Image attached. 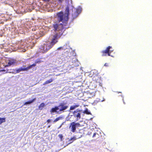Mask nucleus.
Here are the masks:
<instances>
[{
	"mask_svg": "<svg viewBox=\"0 0 152 152\" xmlns=\"http://www.w3.org/2000/svg\"><path fill=\"white\" fill-rule=\"evenodd\" d=\"M112 48V47L110 46L107 47L105 50H102L101 52L102 56H110L111 53L113 51L110 50V49Z\"/></svg>",
	"mask_w": 152,
	"mask_h": 152,
	"instance_id": "7ed1b4c3",
	"label": "nucleus"
},
{
	"mask_svg": "<svg viewBox=\"0 0 152 152\" xmlns=\"http://www.w3.org/2000/svg\"><path fill=\"white\" fill-rule=\"evenodd\" d=\"M83 113H84L87 114H89L90 113L88 111L87 109L85 110V111L84 112H83Z\"/></svg>",
	"mask_w": 152,
	"mask_h": 152,
	"instance_id": "aec40b11",
	"label": "nucleus"
},
{
	"mask_svg": "<svg viewBox=\"0 0 152 152\" xmlns=\"http://www.w3.org/2000/svg\"><path fill=\"white\" fill-rule=\"evenodd\" d=\"M45 106V103H42L39 106L38 108L39 109L42 110Z\"/></svg>",
	"mask_w": 152,
	"mask_h": 152,
	"instance_id": "4468645a",
	"label": "nucleus"
},
{
	"mask_svg": "<svg viewBox=\"0 0 152 152\" xmlns=\"http://www.w3.org/2000/svg\"><path fill=\"white\" fill-rule=\"evenodd\" d=\"M50 127V126H48V127Z\"/></svg>",
	"mask_w": 152,
	"mask_h": 152,
	"instance_id": "72a5a7b5",
	"label": "nucleus"
},
{
	"mask_svg": "<svg viewBox=\"0 0 152 152\" xmlns=\"http://www.w3.org/2000/svg\"><path fill=\"white\" fill-rule=\"evenodd\" d=\"M96 133L95 132V133H94L93 135V137H96Z\"/></svg>",
	"mask_w": 152,
	"mask_h": 152,
	"instance_id": "393cba45",
	"label": "nucleus"
},
{
	"mask_svg": "<svg viewBox=\"0 0 152 152\" xmlns=\"http://www.w3.org/2000/svg\"><path fill=\"white\" fill-rule=\"evenodd\" d=\"M96 137L97 138H99V135L97 133H96Z\"/></svg>",
	"mask_w": 152,
	"mask_h": 152,
	"instance_id": "bb28decb",
	"label": "nucleus"
},
{
	"mask_svg": "<svg viewBox=\"0 0 152 152\" xmlns=\"http://www.w3.org/2000/svg\"><path fill=\"white\" fill-rule=\"evenodd\" d=\"M41 62V61L39 60H37L36 61L35 63L36 64L37 63H40Z\"/></svg>",
	"mask_w": 152,
	"mask_h": 152,
	"instance_id": "4be33fe9",
	"label": "nucleus"
},
{
	"mask_svg": "<svg viewBox=\"0 0 152 152\" xmlns=\"http://www.w3.org/2000/svg\"><path fill=\"white\" fill-rule=\"evenodd\" d=\"M64 124V123H62V124H61V125L59 127V128H60L61 127V125H62Z\"/></svg>",
	"mask_w": 152,
	"mask_h": 152,
	"instance_id": "7c9ffc66",
	"label": "nucleus"
},
{
	"mask_svg": "<svg viewBox=\"0 0 152 152\" xmlns=\"http://www.w3.org/2000/svg\"><path fill=\"white\" fill-rule=\"evenodd\" d=\"M54 80V79H53L52 78L50 79L49 80H46L45 82H44L43 84V85H44L46 84H48V83H50L51 82H52L53 80Z\"/></svg>",
	"mask_w": 152,
	"mask_h": 152,
	"instance_id": "9b49d317",
	"label": "nucleus"
},
{
	"mask_svg": "<svg viewBox=\"0 0 152 152\" xmlns=\"http://www.w3.org/2000/svg\"><path fill=\"white\" fill-rule=\"evenodd\" d=\"M81 12V10L79 9L72 8V18L73 19L76 18Z\"/></svg>",
	"mask_w": 152,
	"mask_h": 152,
	"instance_id": "39448f33",
	"label": "nucleus"
},
{
	"mask_svg": "<svg viewBox=\"0 0 152 152\" xmlns=\"http://www.w3.org/2000/svg\"><path fill=\"white\" fill-rule=\"evenodd\" d=\"M79 105L78 104H76L72 106H70V110H73L75 109L76 108H77L78 107Z\"/></svg>",
	"mask_w": 152,
	"mask_h": 152,
	"instance_id": "2eb2a0df",
	"label": "nucleus"
},
{
	"mask_svg": "<svg viewBox=\"0 0 152 152\" xmlns=\"http://www.w3.org/2000/svg\"><path fill=\"white\" fill-rule=\"evenodd\" d=\"M123 102H124V104H125V102H124V99H123Z\"/></svg>",
	"mask_w": 152,
	"mask_h": 152,
	"instance_id": "c756f323",
	"label": "nucleus"
},
{
	"mask_svg": "<svg viewBox=\"0 0 152 152\" xmlns=\"http://www.w3.org/2000/svg\"><path fill=\"white\" fill-rule=\"evenodd\" d=\"M52 48V46L50 45L49 43H47L42 45L40 48V49L42 50L43 53H45Z\"/></svg>",
	"mask_w": 152,
	"mask_h": 152,
	"instance_id": "20e7f679",
	"label": "nucleus"
},
{
	"mask_svg": "<svg viewBox=\"0 0 152 152\" xmlns=\"http://www.w3.org/2000/svg\"><path fill=\"white\" fill-rule=\"evenodd\" d=\"M50 121H51V120L50 119H48L47 121V122L48 123H50Z\"/></svg>",
	"mask_w": 152,
	"mask_h": 152,
	"instance_id": "cd10ccee",
	"label": "nucleus"
},
{
	"mask_svg": "<svg viewBox=\"0 0 152 152\" xmlns=\"http://www.w3.org/2000/svg\"><path fill=\"white\" fill-rule=\"evenodd\" d=\"M82 113V111L77 109L73 112V116L77 119V121L81 118V114Z\"/></svg>",
	"mask_w": 152,
	"mask_h": 152,
	"instance_id": "0eeeda50",
	"label": "nucleus"
},
{
	"mask_svg": "<svg viewBox=\"0 0 152 152\" xmlns=\"http://www.w3.org/2000/svg\"><path fill=\"white\" fill-rule=\"evenodd\" d=\"M63 47H60L58 48H57V50H61V49H63Z\"/></svg>",
	"mask_w": 152,
	"mask_h": 152,
	"instance_id": "a878e982",
	"label": "nucleus"
},
{
	"mask_svg": "<svg viewBox=\"0 0 152 152\" xmlns=\"http://www.w3.org/2000/svg\"><path fill=\"white\" fill-rule=\"evenodd\" d=\"M6 119L5 118H0V124L5 122Z\"/></svg>",
	"mask_w": 152,
	"mask_h": 152,
	"instance_id": "dca6fc26",
	"label": "nucleus"
},
{
	"mask_svg": "<svg viewBox=\"0 0 152 152\" xmlns=\"http://www.w3.org/2000/svg\"><path fill=\"white\" fill-rule=\"evenodd\" d=\"M58 107L59 110L60 112L67 109L68 107V105H67V103L64 102L60 103Z\"/></svg>",
	"mask_w": 152,
	"mask_h": 152,
	"instance_id": "6e6552de",
	"label": "nucleus"
},
{
	"mask_svg": "<svg viewBox=\"0 0 152 152\" xmlns=\"http://www.w3.org/2000/svg\"><path fill=\"white\" fill-rule=\"evenodd\" d=\"M59 110L58 107V106H56L54 108H52L51 110H50V112L51 113H53L54 112H56L57 110Z\"/></svg>",
	"mask_w": 152,
	"mask_h": 152,
	"instance_id": "9d476101",
	"label": "nucleus"
},
{
	"mask_svg": "<svg viewBox=\"0 0 152 152\" xmlns=\"http://www.w3.org/2000/svg\"><path fill=\"white\" fill-rule=\"evenodd\" d=\"M75 137L74 136L73 137L71 138L69 140L68 142H69L68 144H70L73 142L74 141L76 140Z\"/></svg>",
	"mask_w": 152,
	"mask_h": 152,
	"instance_id": "ddd939ff",
	"label": "nucleus"
},
{
	"mask_svg": "<svg viewBox=\"0 0 152 152\" xmlns=\"http://www.w3.org/2000/svg\"><path fill=\"white\" fill-rule=\"evenodd\" d=\"M80 126L81 125L79 123L72 122L70 124L69 129H70L71 132L74 133L76 132V128Z\"/></svg>",
	"mask_w": 152,
	"mask_h": 152,
	"instance_id": "f03ea898",
	"label": "nucleus"
},
{
	"mask_svg": "<svg viewBox=\"0 0 152 152\" xmlns=\"http://www.w3.org/2000/svg\"><path fill=\"white\" fill-rule=\"evenodd\" d=\"M36 100V98H34L33 99H32L31 100L29 101L25 102L24 103V105H27L28 104H30L31 103H32L34 102Z\"/></svg>",
	"mask_w": 152,
	"mask_h": 152,
	"instance_id": "f8f14e48",
	"label": "nucleus"
},
{
	"mask_svg": "<svg viewBox=\"0 0 152 152\" xmlns=\"http://www.w3.org/2000/svg\"><path fill=\"white\" fill-rule=\"evenodd\" d=\"M20 68V71H27L28 70L27 67H26V68H24L21 67Z\"/></svg>",
	"mask_w": 152,
	"mask_h": 152,
	"instance_id": "a211bd4d",
	"label": "nucleus"
},
{
	"mask_svg": "<svg viewBox=\"0 0 152 152\" xmlns=\"http://www.w3.org/2000/svg\"><path fill=\"white\" fill-rule=\"evenodd\" d=\"M7 64L5 65L6 67H8L12 65H14L16 63V60L13 58H9L6 62Z\"/></svg>",
	"mask_w": 152,
	"mask_h": 152,
	"instance_id": "1a4fd4ad",
	"label": "nucleus"
},
{
	"mask_svg": "<svg viewBox=\"0 0 152 152\" xmlns=\"http://www.w3.org/2000/svg\"><path fill=\"white\" fill-rule=\"evenodd\" d=\"M121 93V92H119L118 93Z\"/></svg>",
	"mask_w": 152,
	"mask_h": 152,
	"instance_id": "2f4dec72",
	"label": "nucleus"
},
{
	"mask_svg": "<svg viewBox=\"0 0 152 152\" xmlns=\"http://www.w3.org/2000/svg\"><path fill=\"white\" fill-rule=\"evenodd\" d=\"M20 72H21V71H20V68L16 70V72L17 73H18Z\"/></svg>",
	"mask_w": 152,
	"mask_h": 152,
	"instance_id": "5701e85b",
	"label": "nucleus"
},
{
	"mask_svg": "<svg viewBox=\"0 0 152 152\" xmlns=\"http://www.w3.org/2000/svg\"><path fill=\"white\" fill-rule=\"evenodd\" d=\"M36 64L35 63H34L32 65H31L27 67L28 69V70L29 69H30V68H31L32 66H35L36 65Z\"/></svg>",
	"mask_w": 152,
	"mask_h": 152,
	"instance_id": "6ab92c4d",
	"label": "nucleus"
},
{
	"mask_svg": "<svg viewBox=\"0 0 152 152\" xmlns=\"http://www.w3.org/2000/svg\"><path fill=\"white\" fill-rule=\"evenodd\" d=\"M60 37V35H58L57 33H56L54 35L52 39L51 42L49 43L50 45L52 47L53 46L58 42V39Z\"/></svg>",
	"mask_w": 152,
	"mask_h": 152,
	"instance_id": "423d86ee",
	"label": "nucleus"
},
{
	"mask_svg": "<svg viewBox=\"0 0 152 152\" xmlns=\"http://www.w3.org/2000/svg\"><path fill=\"white\" fill-rule=\"evenodd\" d=\"M62 118V117H58L56 118V119H55L54 121H53V122H57V121H58V120L61 119Z\"/></svg>",
	"mask_w": 152,
	"mask_h": 152,
	"instance_id": "f3484780",
	"label": "nucleus"
},
{
	"mask_svg": "<svg viewBox=\"0 0 152 152\" xmlns=\"http://www.w3.org/2000/svg\"><path fill=\"white\" fill-rule=\"evenodd\" d=\"M104 101V100H102V101Z\"/></svg>",
	"mask_w": 152,
	"mask_h": 152,
	"instance_id": "473e14b6",
	"label": "nucleus"
},
{
	"mask_svg": "<svg viewBox=\"0 0 152 152\" xmlns=\"http://www.w3.org/2000/svg\"><path fill=\"white\" fill-rule=\"evenodd\" d=\"M104 66H109V64L107 63H105L104 64Z\"/></svg>",
	"mask_w": 152,
	"mask_h": 152,
	"instance_id": "b1692460",
	"label": "nucleus"
},
{
	"mask_svg": "<svg viewBox=\"0 0 152 152\" xmlns=\"http://www.w3.org/2000/svg\"><path fill=\"white\" fill-rule=\"evenodd\" d=\"M69 8L67 6L66 8L65 13H64L62 11L57 12L56 14L57 19L59 22H62L63 23L55 24L53 25L54 31H61V35H62L66 29L68 28L67 26L68 21L69 20Z\"/></svg>",
	"mask_w": 152,
	"mask_h": 152,
	"instance_id": "f257e3e1",
	"label": "nucleus"
},
{
	"mask_svg": "<svg viewBox=\"0 0 152 152\" xmlns=\"http://www.w3.org/2000/svg\"><path fill=\"white\" fill-rule=\"evenodd\" d=\"M58 137L60 139L61 141L62 140L63 136L62 134H59L58 135Z\"/></svg>",
	"mask_w": 152,
	"mask_h": 152,
	"instance_id": "412c9836",
	"label": "nucleus"
},
{
	"mask_svg": "<svg viewBox=\"0 0 152 152\" xmlns=\"http://www.w3.org/2000/svg\"><path fill=\"white\" fill-rule=\"evenodd\" d=\"M63 0H58V1L60 2H62V1Z\"/></svg>",
	"mask_w": 152,
	"mask_h": 152,
	"instance_id": "c85d7f7f",
	"label": "nucleus"
}]
</instances>
